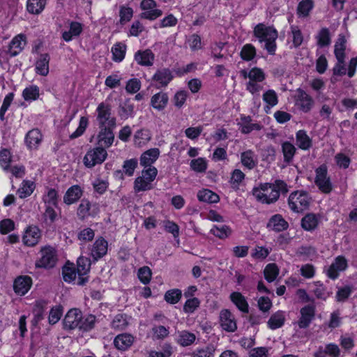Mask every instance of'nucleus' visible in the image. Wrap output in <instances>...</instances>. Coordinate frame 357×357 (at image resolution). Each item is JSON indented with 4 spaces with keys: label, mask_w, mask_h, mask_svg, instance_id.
<instances>
[{
    "label": "nucleus",
    "mask_w": 357,
    "mask_h": 357,
    "mask_svg": "<svg viewBox=\"0 0 357 357\" xmlns=\"http://www.w3.org/2000/svg\"><path fill=\"white\" fill-rule=\"evenodd\" d=\"M284 183L276 181L274 183H261L252 190L254 197L263 204H271L278 200Z\"/></svg>",
    "instance_id": "nucleus-1"
},
{
    "label": "nucleus",
    "mask_w": 357,
    "mask_h": 357,
    "mask_svg": "<svg viewBox=\"0 0 357 357\" xmlns=\"http://www.w3.org/2000/svg\"><path fill=\"white\" fill-rule=\"evenodd\" d=\"M254 33L261 43H264V47L270 54L275 53L278 32L273 27L259 24L255 27Z\"/></svg>",
    "instance_id": "nucleus-2"
},
{
    "label": "nucleus",
    "mask_w": 357,
    "mask_h": 357,
    "mask_svg": "<svg viewBox=\"0 0 357 357\" xmlns=\"http://www.w3.org/2000/svg\"><path fill=\"white\" fill-rule=\"evenodd\" d=\"M158 170L155 167H149L143 169L142 175L136 178L134 183V190L139 192L141 191H146L152 188V182L155 178Z\"/></svg>",
    "instance_id": "nucleus-3"
},
{
    "label": "nucleus",
    "mask_w": 357,
    "mask_h": 357,
    "mask_svg": "<svg viewBox=\"0 0 357 357\" xmlns=\"http://www.w3.org/2000/svg\"><path fill=\"white\" fill-rule=\"evenodd\" d=\"M107 157V152L104 147L98 146L89 149L83 158L85 167L92 168L97 165L102 164Z\"/></svg>",
    "instance_id": "nucleus-4"
},
{
    "label": "nucleus",
    "mask_w": 357,
    "mask_h": 357,
    "mask_svg": "<svg viewBox=\"0 0 357 357\" xmlns=\"http://www.w3.org/2000/svg\"><path fill=\"white\" fill-rule=\"evenodd\" d=\"M310 202L308 194L303 191H296L291 193L288 202L290 208L294 212H301L306 209Z\"/></svg>",
    "instance_id": "nucleus-5"
},
{
    "label": "nucleus",
    "mask_w": 357,
    "mask_h": 357,
    "mask_svg": "<svg viewBox=\"0 0 357 357\" xmlns=\"http://www.w3.org/2000/svg\"><path fill=\"white\" fill-rule=\"evenodd\" d=\"M56 250L51 246H45L40 250V257L36 261V267L50 268L56 265Z\"/></svg>",
    "instance_id": "nucleus-6"
},
{
    "label": "nucleus",
    "mask_w": 357,
    "mask_h": 357,
    "mask_svg": "<svg viewBox=\"0 0 357 357\" xmlns=\"http://www.w3.org/2000/svg\"><path fill=\"white\" fill-rule=\"evenodd\" d=\"M315 184L320 191L323 193L328 194L333 190L332 183L331 178L328 175L327 167L322 165L315 170Z\"/></svg>",
    "instance_id": "nucleus-7"
},
{
    "label": "nucleus",
    "mask_w": 357,
    "mask_h": 357,
    "mask_svg": "<svg viewBox=\"0 0 357 357\" xmlns=\"http://www.w3.org/2000/svg\"><path fill=\"white\" fill-rule=\"evenodd\" d=\"M140 8L143 10L141 17L149 20H154L162 15V10L158 8L154 0H142Z\"/></svg>",
    "instance_id": "nucleus-8"
},
{
    "label": "nucleus",
    "mask_w": 357,
    "mask_h": 357,
    "mask_svg": "<svg viewBox=\"0 0 357 357\" xmlns=\"http://www.w3.org/2000/svg\"><path fill=\"white\" fill-rule=\"evenodd\" d=\"M22 238L24 245L29 247L35 246L41 238V231L37 226H28L24 229Z\"/></svg>",
    "instance_id": "nucleus-9"
},
{
    "label": "nucleus",
    "mask_w": 357,
    "mask_h": 357,
    "mask_svg": "<svg viewBox=\"0 0 357 357\" xmlns=\"http://www.w3.org/2000/svg\"><path fill=\"white\" fill-rule=\"evenodd\" d=\"M99 213V207L96 204H91L87 199H82L77 208V215L80 219L94 217Z\"/></svg>",
    "instance_id": "nucleus-10"
},
{
    "label": "nucleus",
    "mask_w": 357,
    "mask_h": 357,
    "mask_svg": "<svg viewBox=\"0 0 357 357\" xmlns=\"http://www.w3.org/2000/svg\"><path fill=\"white\" fill-rule=\"evenodd\" d=\"M111 107L109 103L102 102L100 103L96 109L97 121L100 126H109L114 123V121L111 118Z\"/></svg>",
    "instance_id": "nucleus-11"
},
{
    "label": "nucleus",
    "mask_w": 357,
    "mask_h": 357,
    "mask_svg": "<svg viewBox=\"0 0 357 357\" xmlns=\"http://www.w3.org/2000/svg\"><path fill=\"white\" fill-rule=\"evenodd\" d=\"M77 263V272L79 275L77 284L79 285H84L88 281V278L86 277V275L89 273L91 268V259L88 257L82 256L78 258Z\"/></svg>",
    "instance_id": "nucleus-12"
},
{
    "label": "nucleus",
    "mask_w": 357,
    "mask_h": 357,
    "mask_svg": "<svg viewBox=\"0 0 357 357\" xmlns=\"http://www.w3.org/2000/svg\"><path fill=\"white\" fill-rule=\"evenodd\" d=\"M32 279L28 275H20L13 282L14 292L18 296H24L32 286Z\"/></svg>",
    "instance_id": "nucleus-13"
},
{
    "label": "nucleus",
    "mask_w": 357,
    "mask_h": 357,
    "mask_svg": "<svg viewBox=\"0 0 357 357\" xmlns=\"http://www.w3.org/2000/svg\"><path fill=\"white\" fill-rule=\"evenodd\" d=\"M220 324L222 330L227 332H234L237 324L234 314L228 310H222L220 313Z\"/></svg>",
    "instance_id": "nucleus-14"
},
{
    "label": "nucleus",
    "mask_w": 357,
    "mask_h": 357,
    "mask_svg": "<svg viewBox=\"0 0 357 357\" xmlns=\"http://www.w3.org/2000/svg\"><path fill=\"white\" fill-rule=\"evenodd\" d=\"M347 267V259L343 256H338L325 271L328 278L334 280L338 277L339 273L344 271Z\"/></svg>",
    "instance_id": "nucleus-15"
},
{
    "label": "nucleus",
    "mask_w": 357,
    "mask_h": 357,
    "mask_svg": "<svg viewBox=\"0 0 357 357\" xmlns=\"http://www.w3.org/2000/svg\"><path fill=\"white\" fill-rule=\"evenodd\" d=\"M82 314L78 309H71L66 314L63 319V326L65 328L75 329L79 328Z\"/></svg>",
    "instance_id": "nucleus-16"
},
{
    "label": "nucleus",
    "mask_w": 357,
    "mask_h": 357,
    "mask_svg": "<svg viewBox=\"0 0 357 357\" xmlns=\"http://www.w3.org/2000/svg\"><path fill=\"white\" fill-rule=\"evenodd\" d=\"M108 243L102 237L98 238L91 248L90 255L94 261L103 257L107 252Z\"/></svg>",
    "instance_id": "nucleus-17"
},
{
    "label": "nucleus",
    "mask_w": 357,
    "mask_h": 357,
    "mask_svg": "<svg viewBox=\"0 0 357 357\" xmlns=\"http://www.w3.org/2000/svg\"><path fill=\"white\" fill-rule=\"evenodd\" d=\"M312 98L303 90L298 89L295 96V105L303 112H309L313 105Z\"/></svg>",
    "instance_id": "nucleus-18"
},
{
    "label": "nucleus",
    "mask_w": 357,
    "mask_h": 357,
    "mask_svg": "<svg viewBox=\"0 0 357 357\" xmlns=\"http://www.w3.org/2000/svg\"><path fill=\"white\" fill-rule=\"evenodd\" d=\"M26 43V36L24 34L20 33L17 35L10 41L8 53L10 56L18 55L24 48Z\"/></svg>",
    "instance_id": "nucleus-19"
},
{
    "label": "nucleus",
    "mask_w": 357,
    "mask_h": 357,
    "mask_svg": "<svg viewBox=\"0 0 357 357\" xmlns=\"http://www.w3.org/2000/svg\"><path fill=\"white\" fill-rule=\"evenodd\" d=\"M349 33H340L334 45V54L335 58H346V50Z\"/></svg>",
    "instance_id": "nucleus-20"
},
{
    "label": "nucleus",
    "mask_w": 357,
    "mask_h": 357,
    "mask_svg": "<svg viewBox=\"0 0 357 357\" xmlns=\"http://www.w3.org/2000/svg\"><path fill=\"white\" fill-rule=\"evenodd\" d=\"M100 126V130L98 135V144L102 147L109 148L114 142V135L109 128Z\"/></svg>",
    "instance_id": "nucleus-21"
},
{
    "label": "nucleus",
    "mask_w": 357,
    "mask_h": 357,
    "mask_svg": "<svg viewBox=\"0 0 357 357\" xmlns=\"http://www.w3.org/2000/svg\"><path fill=\"white\" fill-rule=\"evenodd\" d=\"M43 140V135L38 129L29 130L25 136V144L29 149H37Z\"/></svg>",
    "instance_id": "nucleus-22"
},
{
    "label": "nucleus",
    "mask_w": 357,
    "mask_h": 357,
    "mask_svg": "<svg viewBox=\"0 0 357 357\" xmlns=\"http://www.w3.org/2000/svg\"><path fill=\"white\" fill-rule=\"evenodd\" d=\"M160 155V151L157 148L147 150L142 154L140 157V165L144 167V169L149 167H153L152 165L156 161Z\"/></svg>",
    "instance_id": "nucleus-23"
},
{
    "label": "nucleus",
    "mask_w": 357,
    "mask_h": 357,
    "mask_svg": "<svg viewBox=\"0 0 357 357\" xmlns=\"http://www.w3.org/2000/svg\"><path fill=\"white\" fill-rule=\"evenodd\" d=\"M301 317L298 321V325L301 328H305L309 326L314 317V307L307 305L301 309Z\"/></svg>",
    "instance_id": "nucleus-24"
},
{
    "label": "nucleus",
    "mask_w": 357,
    "mask_h": 357,
    "mask_svg": "<svg viewBox=\"0 0 357 357\" xmlns=\"http://www.w3.org/2000/svg\"><path fill=\"white\" fill-rule=\"evenodd\" d=\"M83 190L78 185L70 187L63 196V202L67 205L77 202L82 196Z\"/></svg>",
    "instance_id": "nucleus-25"
},
{
    "label": "nucleus",
    "mask_w": 357,
    "mask_h": 357,
    "mask_svg": "<svg viewBox=\"0 0 357 357\" xmlns=\"http://www.w3.org/2000/svg\"><path fill=\"white\" fill-rule=\"evenodd\" d=\"M154 58V54L150 50H139L135 52L134 56L135 61L142 66H152Z\"/></svg>",
    "instance_id": "nucleus-26"
},
{
    "label": "nucleus",
    "mask_w": 357,
    "mask_h": 357,
    "mask_svg": "<svg viewBox=\"0 0 357 357\" xmlns=\"http://www.w3.org/2000/svg\"><path fill=\"white\" fill-rule=\"evenodd\" d=\"M173 79L172 73L168 69L158 70L153 75V80L158 88L166 86Z\"/></svg>",
    "instance_id": "nucleus-27"
},
{
    "label": "nucleus",
    "mask_w": 357,
    "mask_h": 357,
    "mask_svg": "<svg viewBox=\"0 0 357 357\" xmlns=\"http://www.w3.org/2000/svg\"><path fill=\"white\" fill-rule=\"evenodd\" d=\"M262 100L265 103L264 109L266 114H268L271 109L278 103V95L273 89L264 91L262 95Z\"/></svg>",
    "instance_id": "nucleus-28"
},
{
    "label": "nucleus",
    "mask_w": 357,
    "mask_h": 357,
    "mask_svg": "<svg viewBox=\"0 0 357 357\" xmlns=\"http://www.w3.org/2000/svg\"><path fill=\"white\" fill-rule=\"evenodd\" d=\"M50 56L48 54H41L38 57L36 64V73L42 76H46L49 73Z\"/></svg>",
    "instance_id": "nucleus-29"
},
{
    "label": "nucleus",
    "mask_w": 357,
    "mask_h": 357,
    "mask_svg": "<svg viewBox=\"0 0 357 357\" xmlns=\"http://www.w3.org/2000/svg\"><path fill=\"white\" fill-rule=\"evenodd\" d=\"M288 226L287 222L279 214L273 215L267 224V227L275 231H284L288 228Z\"/></svg>",
    "instance_id": "nucleus-30"
},
{
    "label": "nucleus",
    "mask_w": 357,
    "mask_h": 357,
    "mask_svg": "<svg viewBox=\"0 0 357 357\" xmlns=\"http://www.w3.org/2000/svg\"><path fill=\"white\" fill-rule=\"evenodd\" d=\"M237 125L241 132L245 134L250 133L252 130H259L261 129V126L258 123H252V119L250 116H241Z\"/></svg>",
    "instance_id": "nucleus-31"
},
{
    "label": "nucleus",
    "mask_w": 357,
    "mask_h": 357,
    "mask_svg": "<svg viewBox=\"0 0 357 357\" xmlns=\"http://www.w3.org/2000/svg\"><path fill=\"white\" fill-rule=\"evenodd\" d=\"M83 29L82 24L77 22H71L69 26V30L63 31L62 38L66 42L71 41L74 38L80 35Z\"/></svg>",
    "instance_id": "nucleus-32"
},
{
    "label": "nucleus",
    "mask_w": 357,
    "mask_h": 357,
    "mask_svg": "<svg viewBox=\"0 0 357 357\" xmlns=\"http://www.w3.org/2000/svg\"><path fill=\"white\" fill-rule=\"evenodd\" d=\"M40 96V89L36 84L26 86L22 93L23 99L27 102H32L37 100Z\"/></svg>",
    "instance_id": "nucleus-33"
},
{
    "label": "nucleus",
    "mask_w": 357,
    "mask_h": 357,
    "mask_svg": "<svg viewBox=\"0 0 357 357\" xmlns=\"http://www.w3.org/2000/svg\"><path fill=\"white\" fill-rule=\"evenodd\" d=\"M340 354L339 347L333 343L326 344L324 347H320L314 354V357H325L328 355L331 357H338Z\"/></svg>",
    "instance_id": "nucleus-34"
},
{
    "label": "nucleus",
    "mask_w": 357,
    "mask_h": 357,
    "mask_svg": "<svg viewBox=\"0 0 357 357\" xmlns=\"http://www.w3.org/2000/svg\"><path fill=\"white\" fill-rule=\"evenodd\" d=\"M134 337L128 333H123L117 335L114 341L115 347L119 350H126L133 343Z\"/></svg>",
    "instance_id": "nucleus-35"
},
{
    "label": "nucleus",
    "mask_w": 357,
    "mask_h": 357,
    "mask_svg": "<svg viewBox=\"0 0 357 357\" xmlns=\"http://www.w3.org/2000/svg\"><path fill=\"white\" fill-rule=\"evenodd\" d=\"M168 100L169 98L167 93L159 92L151 97V105L154 109L160 111L166 107Z\"/></svg>",
    "instance_id": "nucleus-36"
},
{
    "label": "nucleus",
    "mask_w": 357,
    "mask_h": 357,
    "mask_svg": "<svg viewBox=\"0 0 357 357\" xmlns=\"http://www.w3.org/2000/svg\"><path fill=\"white\" fill-rule=\"evenodd\" d=\"M231 302L243 312H248L249 305L245 296L240 292L234 291L230 294Z\"/></svg>",
    "instance_id": "nucleus-37"
},
{
    "label": "nucleus",
    "mask_w": 357,
    "mask_h": 357,
    "mask_svg": "<svg viewBox=\"0 0 357 357\" xmlns=\"http://www.w3.org/2000/svg\"><path fill=\"white\" fill-rule=\"evenodd\" d=\"M285 321V312L278 310L273 314L268 321V326L272 330H275L282 327Z\"/></svg>",
    "instance_id": "nucleus-38"
},
{
    "label": "nucleus",
    "mask_w": 357,
    "mask_h": 357,
    "mask_svg": "<svg viewBox=\"0 0 357 357\" xmlns=\"http://www.w3.org/2000/svg\"><path fill=\"white\" fill-rule=\"evenodd\" d=\"M319 222V217L314 213L305 215L301 220V226L305 231H312L317 228Z\"/></svg>",
    "instance_id": "nucleus-39"
},
{
    "label": "nucleus",
    "mask_w": 357,
    "mask_h": 357,
    "mask_svg": "<svg viewBox=\"0 0 357 357\" xmlns=\"http://www.w3.org/2000/svg\"><path fill=\"white\" fill-rule=\"evenodd\" d=\"M296 145L302 150H308L312 146V139L303 130L296 133Z\"/></svg>",
    "instance_id": "nucleus-40"
},
{
    "label": "nucleus",
    "mask_w": 357,
    "mask_h": 357,
    "mask_svg": "<svg viewBox=\"0 0 357 357\" xmlns=\"http://www.w3.org/2000/svg\"><path fill=\"white\" fill-rule=\"evenodd\" d=\"M36 184L31 180H24L17 190L20 198L24 199L29 197L34 191Z\"/></svg>",
    "instance_id": "nucleus-41"
},
{
    "label": "nucleus",
    "mask_w": 357,
    "mask_h": 357,
    "mask_svg": "<svg viewBox=\"0 0 357 357\" xmlns=\"http://www.w3.org/2000/svg\"><path fill=\"white\" fill-rule=\"evenodd\" d=\"M46 3V0H27L26 10L29 13L38 15L45 9Z\"/></svg>",
    "instance_id": "nucleus-42"
},
{
    "label": "nucleus",
    "mask_w": 357,
    "mask_h": 357,
    "mask_svg": "<svg viewBox=\"0 0 357 357\" xmlns=\"http://www.w3.org/2000/svg\"><path fill=\"white\" fill-rule=\"evenodd\" d=\"M241 160L242 165L249 169H253L257 163L256 155L254 152L250 150H248L241 153Z\"/></svg>",
    "instance_id": "nucleus-43"
},
{
    "label": "nucleus",
    "mask_w": 357,
    "mask_h": 357,
    "mask_svg": "<svg viewBox=\"0 0 357 357\" xmlns=\"http://www.w3.org/2000/svg\"><path fill=\"white\" fill-rule=\"evenodd\" d=\"M199 201L207 203H217L219 202V196L208 189H202L197 193Z\"/></svg>",
    "instance_id": "nucleus-44"
},
{
    "label": "nucleus",
    "mask_w": 357,
    "mask_h": 357,
    "mask_svg": "<svg viewBox=\"0 0 357 357\" xmlns=\"http://www.w3.org/2000/svg\"><path fill=\"white\" fill-rule=\"evenodd\" d=\"M243 76L248 79V82H264L266 78L264 72L259 68H252L249 71H243Z\"/></svg>",
    "instance_id": "nucleus-45"
},
{
    "label": "nucleus",
    "mask_w": 357,
    "mask_h": 357,
    "mask_svg": "<svg viewBox=\"0 0 357 357\" xmlns=\"http://www.w3.org/2000/svg\"><path fill=\"white\" fill-rule=\"evenodd\" d=\"M151 138L150 131L146 129L137 130L134 135V143L137 146H142L147 144Z\"/></svg>",
    "instance_id": "nucleus-46"
},
{
    "label": "nucleus",
    "mask_w": 357,
    "mask_h": 357,
    "mask_svg": "<svg viewBox=\"0 0 357 357\" xmlns=\"http://www.w3.org/2000/svg\"><path fill=\"white\" fill-rule=\"evenodd\" d=\"M317 45L319 47H326L331 44V36L328 28L321 29L316 35Z\"/></svg>",
    "instance_id": "nucleus-47"
},
{
    "label": "nucleus",
    "mask_w": 357,
    "mask_h": 357,
    "mask_svg": "<svg viewBox=\"0 0 357 357\" xmlns=\"http://www.w3.org/2000/svg\"><path fill=\"white\" fill-rule=\"evenodd\" d=\"M126 45L122 43H118L112 47V59L115 62L122 61L126 55Z\"/></svg>",
    "instance_id": "nucleus-48"
},
{
    "label": "nucleus",
    "mask_w": 357,
    "mask_h": 357,
    "mask_svg": "<svg viewBox=\"0 0 357 357\" xmlns=\"http://www.w3.org/2000/svg\"><path fill=\"white\" fill-rule=\"evenodd\" d=\"M43 201L45 206H57L58 192L55 189L48 188L43 195Z\"/></svg>",
    "instance_id": "nucleus-49"
},
{
    "label": "nucleus",
    "mask_w": 357,
    "mask_h": 357,
    "mask_svg": "<svg viewBox=\"0 0 357 357\" xmlns=\"http://www.w3.org/2000/svg\"><path fill=\"white\" fill-rule=\"evenodd\" d=\"M195 339V335L187 331L178 332L177 335V342L183 347L192 344Z\"/></svg>",
    "instance_id": "nucleus-50"
},
{
    "label": "nucleus",
    "mask_w": 357,
    "mask_h": 357,
    "mask_svg": "<svg viewBox=\"0 0 357 357\" xmlns=\"http://www.w3.org/2000/svg\"><path fill=\"white\" fill-rule=\"evenodd\" d=\"M279 271L280 269L275 264H268L266 266L264 270V278L267 282H272L278 277Z\"/></svg>",
    "instance_id": "nucleus-51"
},
{
    "label": "nucleus",
    "mask_w": 357,
    "mask_h": 357,
    "mask_svg": "<svg viewBox=\"0 0 357 357\" xmlns=\"http://www.w3.org/2000/svg\"><path fill=\"white\" fill-rule=\"evenodd\" d=\"M314 7V2L312 0H303L298 3L297 14L300 17H305Z\"/></svg>",
    "instance_id": "nucleus-52"
},
{
    "label": "nucleus",
    "mask_w": 357,
    "mask_h": 357,
    "mask_svg": "<svg viewBox=\"0 0 357 357\" xmlns=\"http://www.w3.org/2000/svg\"><path fill=\"white\" fill-rule=\"evenodd\" d=\"M13 162V157L10 151L8 149H3L0 151V166L4 171H8L11 163Z\"/></svg>",
    "instance_id": "nucleus-53"
},
{
    "label": "nucleus",
    "mask_w": 357,
    "mask_h": 357,
    "mask_svg": "<svg viewBox=\"0 0 357 357\" xmlns=\"http://www.w3.org/2000/svg\"><path fill=\"white\" fill-rule=\"evenodd\" d=\"M210 232L220 239H225L231 235V229L227 225L220 227L215 225L211 229Z\"/></svg>",
    "instance_id": "nucleus-54"
},
{
    "label": "nucleus",
    "mask_w": 357,
    "mask_h": 357,
    "mask_svg": "<svg viewBox=\"0 0 357 357\" xmlns=\"http://www.w3.org/2000/svg\"><path fill=\"white\" fill-rule=\"evenodd\" d=\"M291 38L294 47H299L303 41V35L298 26L291 25L290 27Z\"/></svg>",
    "instance_id": "nucleus-55"
},
{
    "label": "nucleus",
    "mask_w": 357,
    "mask_h": 357,
    "mask_svg": "<svg viewBox=\"0 0 357 357\" xmlns=\"http://www.w3.org/2000/svg\"><path fill=\"white\" fill-rule=\"evenodd\" d=\"M312 291L319 299L326 300L330 294L320 282H314L312 286Z\"/></svg>",
    "instance_id": "nucleus-56"
},
{
    "label": "nucleus",
    "mask_w": 357,
    "mask_h": 357,
    "mask_svg": "<svg viewBox=\"0 0 357 357\" xmlns=\"http://www.w3.org/2000/svg\"><path fill=\"white\" fill-rule=\"evenodd\" d=\"M282 150L284 155V160L289 162L296 153L295 146L289 142H285L282 144Z\"/></svg>",
    "instance_id": "nucleus-57"
},
{
    "label": "nucleus",
    "mask_w": 357,
    "mask_h": 357,
    "mask_svg": "<svg viewBox=\"0 0 357 357\" xmlns=\"http://www.w3.org/2000/svg\"><path fill=\"white\" fill-rule=\"evenodd\" d=\"M162 351H150L148 357H169L173 353V347L167 343L162 345Z\"/></svg>",
    "instance_id": "nucleus-58"
},
{
    "label": "nucleus",
    "mask_w": 357,
    "mask_h": 357,
    "mask_svg": "<svg viewBox=\"0 0 357 357\" xmlns=\"http://www.w3.org/2000/svg\"><path fill=\"white\" fill-rule=\"evenodd\" d=\"M133 10L132 8L126 6H122L119 10L120 23L124 24L130 22L133 16Z\"/></svg>",
    "instance_id": "nucleus-59"
},
{
    "label": "nucleus",
    "mask_w": 357,
    "mask_h": 357,
    "mask_svg": "<svg viewBox=\"0 0 357 357\" xmlns=\"http://www.w3.org/2000/svg\"><path fill=\"white\" fill-rule=\"evenodd\" d=\"M182 296L181 291L178 289H174L167 291L165 294V300L170 304L177 303Z\"/></svg>",
    "instance_id": "nucleus-60"
},
{
    "label": "nucleus",
    "mask_w": 357,
    "mask_h": 357,
    "mask_svg": "<svg viewBox=\"0 0 357 357\" xmlns=\"http://www.w3.org/2000/svg\"><path fill=\"white\" fill-rule=\"evenodd\" d=\"M128 325V317L125 314H117L112 321V327L115 329L123 330Z\"/></svg>",
    "instance_id": "nucleus-61"
},
{
    "label": "nucleus",
    "mask_w": 357,
    "mask_h": 357,
    "mask_svg": "<svg viewBox=\"0 0 357 357\" xmlns=\"http://www.w3.org/2000/svg\"><path fill=\"white\" fill-rule=\"evenodd\" d=\"M89 125V119L87 116H82L79 119L78 128L76 129L75 132H73L70 137L71 139H75L84 134L87 126Z\"/></svg>",
    "instance_id": "nucleus-62"
},
{
    "label": "nucleus",
    "mask_w": 357,
    "mask_h": 357,
    "mask_svg": "<svg viewBox=\"0 0 357 357\" xmlns=\"http://www.w3.org/2000/svg\"><path fill=\"white\" fill-rule=\"evenodd\" d=\"M151 276L152 272L149 267L145 266L138 269L137 277L144 284H147L150 282Z\"/></svg>",
    "instance_id": "nucleus-63"
},
{
    "label": "nucleus",
    "mask_w": 357,
    "mask_h": 357,
    "mask_svg": "<svg viewBox=\"0 0 357 357\" xmlns=\"http://www.w3.org/2000/svg\"><path fill=\"white\" fill-rule=\"evenodd\" d=\"M190 167L197 172H204L207 169V162L204 158H198L190 162Z\"/></svg>",
    "instance_id": "nucleus-64"
}]
</instances>
